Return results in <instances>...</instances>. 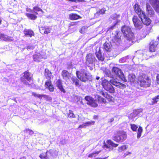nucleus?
<instances>
[{
    "label": "nucleus",
    "mask_w": 159,
    "mask_h": 159,
    "mask_svg": "<svg viewBox=\"0 0 159 159\" xmlns=\"http://www.w3.org/2000/svg\"><path fill=\"white\" fill-rule=\"evenodd\" d=\"M101 79L102 80V84L104 89L110 93H114L115 91L114 88L112 84L116 87L118 88L123 89L126 88L125 84L117 81L116 79H111L109 81L106 79Z\"/></svg>",
    "instance_id": "f257e3e1"
},
{
    "label": "nucleus",
    "mask_w": 159,
    "mask_h": 159,
    "mask_svg": "<svg viewBox=\"0 0 159 159\" xmlns=\"http://www.w3.org/2000/svg\"><path fill=\"white\" fill-rule=\"evenodd\" d=\"M76 74L78 79L81 81L85 82L92 80V75L84 69L82 68L79 71H76Z\"/></svg>",
    "instance_id": "f03ea898"
},
{
    "label": "nucleus",
    "mask_w": 159,
    "mask_h": 159,
    "mask_svg": "<svg viewBox=\"0 0 159 159\" xmlns=\"http://www.w3.org/2000/svg\"><path fill=\"white\" fill-rule=\"evenodd\" d=\"M121 31L124 37L127 40L133 42L134 38V34L132 31L131 28L129 26L126 25L123 26L121 28Z\"/></svg>",
    "instance_id": "7ed1b4c3"
},
{
    "label": "nucleus",
    "mask_w": 159,
    "mask_h": 159,
    "mask_svg": "<svg viewBox=\"0 0 159 159\" xmlns=\"http://www.w3.org/2000/svg\"><path fill=\"white\" fill-rule=\"evenodd\" d=\"M139 83L141 86L143 87H149L151 84V80L145 75H140L138 78Z\"/></svg>",
    "instance_id": "20e7f679"
},
{
    "label": "nucleus",
    "mask_w": 159,
    "mask_h": 159,
    "mask_svg": "<svg viewBox=\"0 0 159 159\" xmlns=\"http://www.w3.org/2000/svg\"><path fill=\"white\" fill-rule=\"evenodd\" d=\"M112 73L117 77H118L123 81L126 82L127 80L121 70L119 68L114 67L112 69Z\"/></svg>",
    "instance_id": "39448f33"
},
{
    "label": "nucleus",
    "mask_w": 159,
    "mask_h": 159,
    "mask_svg": "<svg viewBox=\"0 0 159 159\" xmlns=\"http://www.w3.org/2000/svg\"><path fill=\"white\" fill-rule=\"evenodd\" d=\"M127 138V135L123 131H118L117 134L113 137V139L117 142H123Z\"/></svg>",
    "instance_id": "423d86ee"
},
{
    "label": "nucleus",
    "mask_w": 159,
    "mask_h": 159,
    "mask_svg": "<svg viewBox=\"0 0 159 159\" xmlns=\"http://www.w3.org/2000/svg\"><path fill=\"white\" fill-rule=\"evenodd\" d=\"M85 59L86 64L89 67L94 66L95 61H97L94 55L90 53L87 55Z\"/></svg>",
    "instance_id": "0eeeda50"
},
{
    "label": "nucleus",
    "mask_w": 159,
    "mask_h": 159,
    "mask_svg": "<svg viewBox=\"0 0 159 159\" xmlns=\"http://www.w3.org/2000/svg\"><path fill=\"white\" fill-rule=\"evenodd\" d=\"M23 74V75L20 78L21 81L24 84L27 85L28 84L27 81H30L31 80V75L27 71L25 72Z\"/></svg>",
    "instance_id": "6e6552de"
},
{
    "label": "nucleus",
    "mask_w": 159,
    "mask_h": 159,
    "mask_svg": "<svg viewBox=\"0 0 159 159\" xmlns=\"http://www.w3.org/2000/svg\"><path fill=\"white\" fill-rule=\"evenodd\" d=\"M132 20L134 25L136 29L140 30L142 28L143 23L141 22L137 16H134L132 18Z\"/></svg>",
    "instance_id": "1a4fd4ad"
},
{
    "label": "nucleus",
    "mask_w": 159,
    "mask_h": 159,
    "mask_svg": "<svg viewBox=\"0 0 159 159\" xmlns=\"http://www.w3.org/2000/svg\"><path fill=\"white\" fill-rule=\"evenodd\" d=\"M85 100L87 102V104L93 107H96L98 104L96 103L95 100L90 96H86L84 98Z\"/></svg>",
    "instance_id": "9d476101"
},
{
    "label": "nucleus",
    "mask_w": 159,
    "mask_h": 159,
    "mask_svg": "<svg viewBox=\"0 0 159 159\" xmlns=\"http://www.w3.org/2000/svg\"><path fill=\"white\" fill-rule=\"evenodd\" d=\"M139 17L141 19L142 23L144 25L148 26L151 23V20L145 15V13L143 14H142L141 16H140Z\"/></svg>",
    "instance_id": "9b49d317"
},
{
    "label": "nucleus",
    "mask_w": 159,
    "mask_h": 159,
    "mask_svg": "<svg viewBox=\"0 0 159 159\" xmlns=\"http://www.w3.org/2000/svg\"><path fill=\"white\" fill-rule=\"evenodd\" d=\"M158 44V41L154 40H152L150 43L149 50L150 52H154L155 51L157 46Z\"/></svg>",
    "instance_id": "f8f14e48"
},
{
    "label": "nucleus",
    "mask_w": 159,
    "mask_h": 159,
    "mask_svg": "<svg viewBox=\"0 0 159 159\" xmlns=\"http://www.w3.org/2000/svg\"><path fill=\"white\" fill-rule=\"evenodd\" d=\"M149 2L155 10L159 13V0H149Z\"/></svg>",
    "instance_id": "ddd939ff"
},
{
    "label": "nucleus",
    "mask_w": 159,
    "mask_h": 159,
    "mask_svg": "<svg viewBox=\"0 0 159 159\" xmlns=\"http://www.w3.org/2000/svg\"><path fill=\"white\" fill-rule=\"evenodd\" d=\"M134 8L136 13L138 15L139 17L141 16L142 14L145 13L140 8V6L137 4H135L134 6Z\"/></svg>",
    "instance_id": "4468645a"
},
{
    "label": "nucleus",
    "mask_w": 159,
    "mask_h": 159,
    "mask_svg": "<svg viewBox=\"0 0 159 159\" xmlns=\"http://www.w3.org/2000/svg\"><path fill=\"white\" fill-rule=\"evenodd\" d=\"M62 81L61 80L59 79L56 82V85L57 88L62 93H65L66 91L62 84Z\"/></svg>",
    "instance_id": "2eb2a0df"
},
{
    "label": "nucleus",
    "mask_w": 159,
    "mask_h": 159,
    "mask_svg": "<svg viewBox=\"0 0 159 159\" xmlns=\"http://www.w3.org/2000/svg\"><path fill=\"white\" fill-rule=\"evenodd\" d=\"M108 144H106L104 143L103 145V148H106L105 149L107 148H110L111 146L114 147H116L118 146V144L115 143L113 141L111 140H108L107 141Z\"/></svg>",
    "instance_id": "dca6fc26"
},
{
    "label": "nucleus",
    "mask_w": 159,
    "mask_h": 159,
    "mask_svg": "<svg viewBox=\"0 0 159 159\" xmlns=\"http://www.w3.org/2000/svg\"><path fill=\"white\" fill-rule=\"evenodd\" d=\"M95 54L99 60L102 61L104 60V57L102 54V50L100 48H99L98 51L97 49L96 50Z\"/></svg>",
    "instance_id": "f3484780"
},
{
    "label": "nucleus",
    "mask_w": 159,
    "mask_h": 159,
    "mask_svg": "<svg viewBox=\"0 0 159 159\" xmlns=\"http://www.w3.org/2000/svg\"><path fill=\"white\" fill-rule=\"evenodd\" d=\"M141 112L140 109L134 110L133 112L129 115V118L131 119H133L137 116H139L140 113Z\"/></svg>",
    "instance_id": "a211bd4d"
},
{
    "label": "nucleus",
    "mask_w": 159,
    "mask_h": 159,
    "mask_svg": "<svg viewBox=\"0 0 159 159\" xmlns=\"http://www.w3.org/2000/svg\"><path fill=\"white\" fill-rule=\"evenodd\" d=\"M0 39L5 41L11 42L13 40L12 37L6 35L2 34L0 32Z\"/></svg>",
    "instance_id": "6ab92c4d"
},
{
    "label": "nucleus",
    "mask_w": 159,
    "mask_h": 159,
    "mask_svg": "<svg viewBox=\"0 0 159 159\" xmlns=\"http://www.w3.org/2000/svg\"><path fill=\"white\" fill-rule=\"evenodd\" d=\"M70 74L66 70H63L61 72V75L63 79L66 80L69 79L70 76Z\"/></svg>",
    "instance_id": "aec40b11"
},
{
    "label": "nucleus",
    "mask_w": 159,
    "mask_h": 159,
    "mask_svg": "<svg viewBox=\"0 0 159 159\" xmlns=\"http://www.w3.org/2000/svg\"><path fill=\"white\" fill-rule=\"evenodd\" d=\"M24 33L25 36L28 37H31L34 36V32L31 30L25 29L24 31Z\"/></svg>",
    "instance_id": "412c9836"
},
{
    "label": "nucleus",
    "mask_w": 159,
    "mask_h": 159,
    "mask_svg": "<svg viewBox=\"0 0 159 159\" xmlns=\"http://www.w3.org/2000/svg\"><path fill=\"white\" fill-rule=\"evenodd\" d=\"M120 38L119 37L118 34L115 35L112 39V43L115 44L117 46H119L120 43Z\"/></svg>",
    "instance_id": "4be33fe9"
},
{
    "label": "nucleus",
    "mask_w": 159,
    "mask_h": 159,
    "mask_svg": "<svg viewBox=\"0 0 159 159\" xmlns=\"http://www.w3.org/2000/svg\"><path fill=\"white\" fill-rule=\"evenodd\" d=\"M72 83L73 84H75L77 87H79L81 85L80 84V81L75 76H73L71 78Z\"/></svg>",
    "instance_id": "5701e85b"
},
{
    "label": "nucleus",
    "mask_w": 159,
    "mask_h": 159,
    "mask_svg": "<svg viewBox=\"0 0 159 159\" xmlns=\"http://www.w3.org/2000/svg\"><path fill=\"white\" fill-rule=\"evenodd\" d=\"M44 75L46 78L48 80H50L52 76L51 72L47 69H45V70Z\"/></svg>",
    "instance_id": "b1692460"
},
{
    "label": "nucleus",
    "mask_w": 159,
    "mask_h": 159,
    "mask_svg": "<svg viewBox=\"0 0 159 159\" xmlns=\"http://www.w3.org/2000/svg\"><path fill=\"white\" fill-rule=\"evenodd\" d=\"M45 85L47 88H48L50 92H53L54 91V88L52 85L50 80H48L45 83Z\"/></svg>",
    "instance_id": "393cba45"
},
{
    "label": "nucleus",
    "mask_w": 159,
    "mask_h": 159,
    "mask_svg": "<svg viewBox=\"0 0 159 159\" xmlns=\"http://www.w3.org/2000/svg\"><path fill=\"white\" fill-rule=\"evenodd\" d=\"M47 153L49 155V159L50 158L54 157L57 155V152L55 150H50L47 151Z\"/></svg>",
    "instance_id": "a878e982"
},
{
    "label": "nucleus",
    "mask_w": 159,
    "mask_h": 159,
    "mask_svg": "<svg viewBox=\"0 0 159 159\" xmlns=\"http://www.w3.org/2000/svg\"><path fill=\"white\" fill-rule=\"evenodd\" d=\"M43 57L39 53H37L33 56V58L34 61H39Z\"/></svg>",
    "instance_id": "bb28decb"
},
{
    "label": "nucleus",
    "mask_w": 159,
    "mask_h": 159,
    "mask_svg": "<svg viewBox=\"0 0 159 159\" xmlns=\"http://www.w3.org/2000/svg\"><path fill=\"white\" fill-rule=\"evenodd\" d=\"M146 10L149 15L152 16L154 14V11L148 3L146 4Z\"/></svg>",
    "instance_id": "cd10ccee"
},
{
    "label": "nucleus",
    "mask_w": 159,
    "mask_h": 159,
    "mask_svg": "<svg viewBox=\"0 0 159 159\" xmlns=\"http://www.w3.org/2000/svg\"><path fill=\"white\" fill-rule=\"evenodd\" d=\"M69 18L71 20H74L81 18V17L76 14H71L69 15Z\"/></svg>",
    "instance_id": "c85d7f7f"
},
{
    "label": "nucleus",
    "mask_w": 159,
    "mask_h": 159,
    "mask_svg": "<svg viewBox=\"0 0 159 159\" xmlns=\"http://www.w3.org/2000/svg\"><path fill=\"white\" fill-rule=\"evenodd\" d=\"M26 15L28 18L32 20H35L37 18V16L34 14L27 13Z\"/></svg>",
    "instance_id": "c756f323"
},
{
    "label": "nucleus",
    "mask_w": 159,
    "mask_h": 159,
    "mask_svg": "<svg viewBox=\"0 0 159 159\" xmlns=\"http://www.w3.org/2000/svg\"><path fill=\"white\" fill-rule=\"evenodd\" d=\"M104 47L105 50L107 52H110L111 49L110 43L105 42L104 44Z\"/></svg>",
    "instance_id": "7c9ffc66"
},
{
    "label": "nucleus",
    "mask_w": 159,
    "mask_h": 159,
    "mask_svg": "<svg viewBox=\"0 0 159 159\" xmlns=\"http://www.w3.org/2000/svg\"><path fill=\"white\" fill-rule=\"evenodd\" d=\"M41 159H49V155L47 153H43L40 154L39 156Z\"/></svg>",
    "instance_id": "2f4dec72"
},
{
    "label": "nucleus",
    "mask_w": 159,
    "mask_h": 159,
    "mask_svg": "<svg viewBox=\"0 0 159 159\" xmlns=\"http://www.w3.org/2000/svg\"><path fill=\"white\" fill-rule=\"evenodd\" d=\"M39 30L40 31L41 30H44V33L46 34L49 33L50 32V28H45V27H41L39 29Z\"/></svg>",
    "instance_id": "473e14b6"
},
{
    "label": "nucleus",
    "mask_w": 159,
    "mask_h": 159,
    "mask_svg": "<svg viewBox=\"0 0 159 159\" xmlns=\"http://www.w3.org/2000/svg\"><path fill=\"white\" fill-rule=\"evenodd\" d=\"M159 99V96L158 95L157 96L153 98H152L151 100V103H150L151 104L153 105L157 103L158 101V100Z\"/></svg>",
    "instance_id": "72a5a7b5"
},
{
    "label": "nucleus",
    "mask_w": 159,
    "mask_h": 159,
    "mask_svg": "<svg viewBox=\"0 0 159 159\" xmlns=\"http://www.w3.org/2000/svg\"><path fill=\"white\" fill-rule=\"evenodd\" d=\"M34 45L32 43H30L27 45L26 48H23L22 50L23 51L25 48H26L28 50H30L34 49Z\"/></svg>",
    "instance_id": "f704fd0d"
},
{
    "label": "nucleus",
    "mask_w": 159,
    "mask_h": 159,
    "mask_svg": "<svg viewBox=\"0 0 159 159\" xmlns=\"http://www.w3.org/2000/svg\"><path fill=\"white\" fill-rule=\"evenodd\" d=\"M34 96V97H37L40 99L42 98V97H43L44 98H46L47 97V95H46L44 94H36L35 93H33L32 94Z\"/></svg>",
    "instance_id": "c9c22d12"
},
{
    "label": "nucleus",
    "mask_w": 159,
    "mask_h": 159,
    "mask_svg": "<svg viewBox=\"0 0 159 159\" xmlns=\"http://www.w3.org/2000/svg\"><path fill=\"white\" fill-rule=\"evenodd\" d=\"M106 11V9L105 8L103 7L99 11L97 12L95 15L98 16L100 14H104L105 13V12Z\"/></svg>",
    "instance_id": "e433bc0d"
},
{
    "label": "nucleus",
    "mask_w": 159,
    "mask_h": 159,
    "mask_svg": "<svg viewBox=\"0 0 159 159\" xmlns=\"http://www.w3.org/2000/svg\"><path fill=\"white\" fill-rule=\"evenodd\" d=\"M143 131L142 128L139 126L138 129L137 138L138 139H139L141 136V133Z\"/></svg>",
    "instance_id": "4c0bfd02"
},
{
    "label": "nucleus",
    "mask_w": 159,
    "mask_h": 159,
    "mask_svg": "<svg viewBox=\"0 0 159 159\" xmlns=\"http://www.w3.org/2000/svg\"><path fill=\"white\" fill-rule=\"evenodd\" d=\"M100 93L104 97L106 98L109 99L110 98L111 96L109 94L105 92H104L103 91H101L100 92Z\"/></svg>",
    "instance_id": "58836bf2"
},
{
    "label": "nucleus",
    "mask_w": 159,
    "mask_h": 159,
    "mask_svg": "<svg viewBox=\"0 0 159 159\" xmlns=\"http://www.w3.org/2000/svg\"><path fill=\"white\" fill-rule=\"evenodd\" d=\"M135 76L134 74H130L129 75V80L131 82H133L134 80Z\"/></svg>",
    "instance_id": "ea45409f"
},
{
    "label": "nucleus",
    "mask_w": 159,
    "mask_h": 159,
    "mask_svg": "<svg viewBox=\"0 0 159 159\" xmlns=\"http://www.w3.org/2000/svg\"><path fill=\"white\" fill-rule=\"evenodd\" d=\"M24 131L25 132L28 134H29L30 136L32 135L34 133V132L32 130L29 129H26Z\"/></svg>",
    "instance_id": "a19ab883"
},
{
    "label": "nucleus",
    "mask_w": 159,
    "mask_h": 159,
    "mask_svg": "<svg viewBox=\"0 0 159 159\" xmlns=\"http://www.w3.org/2000/svg\"><path fill=\"white\" fill-rule=\"evenodd\" d=\"M130 125L131 129L134 132H136L138 127L135 124H131Z\"/></svg>",
    "instance_id": "79ce46f5"
},
{
    "label": "nucleus",
    "mask_w": 159,
    "mask_h": 159,
    "mask_svg": "<svg viewBox=\"0 0 159 159\" xmlns=\"http://www.w3.org/2000/svg\"><path fill=\"white\" fill-rule=\"evenodd\" d=\"M120 16V15L119 14H117L116 13L113 14L111 16V18L113 19L116 20L119 18Z\"/></svg>",
    "instance_id": "37998d69"
},
{
    "label": "nucleus",
    "mask_w": 159,
    "mask_h": 159,
    "mask_svg": "<svg viewBox=\"0 0 159 159\" xmlns=\"http://www.w3.org/2000/svg\"><path fill=\"white\" fill-rule=\"evenodd\" d=\"M33 10L34 11H41L42 13L43 12V11L38 6H35L33 7Z\"/></svg>",
    "instance_id": "c03bdc74"
},
{
    "label": "nucleus",
    "mask_w": 159,
    "mask_h": 159,
    "mask_svg": "<svg viewBox=\"0 0 159 159\" xmlns=\"http://www.w3.org/2000/svg\"><path fill=\"white\" fill-rule=\"evenodd\" d=\"M87 27L86 26H83L80 30V32L81 34H84L86 31Z\"/></svg>",
    "instance_id": "a18cd8bd"
},
{
    "label": "nucleus",
    "mask_w": 159,
    "mask_h": 159,
    "mask_svg": "<svg viewBox=\"0 0 159 159\" xmlns=\"http://www.w3.org/2000/svg\"><path fill=\"white\" fill-rule=\"evenodd\" d=\"M91 124V123L90 122H86L84 124L80 125L79 126V128H85L87 125H90Z\"/></svg>",
    "instance_id": "49530a36"
},
{
    "label": "nucleus",
    "mask_w": 159,
    "mask_h": 159,
    "mask_svg": "<svg viewBox=\"0 0 159 159\" xmlns=\"http://www.w3.org/2000/svg\"><path fill=\"white\" fill-rule=\"evenodd\" d=\"M66 139H61L59 142V144L61 145H64L66 143Z\"/></svg>",
    "instance_id": "de8ad7c7"
},
{
    "label": "nucleus",
    "mask_w": 159,
    "mask_h": 159,
    "mask_svg": "<svg viewBox=\"0 0 159 159\" xmlns=\"http://www.w3.org/2000/svg\"><path fill=\"white\" fill-rule=\"evenodd\" d=\"M68 117L75 118V115L73 113V112L71 110H69V114L68 115Z\"/></svg>",
    "instance_id": "09e8293b"
},
{
    "label": "nucleus",
    "mask_w": 159,
    "mask_h": 159,
    "mask_svg": "<svg viewBox=\"0 0 159 159\" xmlns=\"http://www.w3.org/2000/svg\"><path fill=\"white\" fill-rule=\"evenodd\" d=\"M67 65V69H70L72 68L73 65L71 62H68Z\"/></svg>",
    "instance_id": "8fccbe9b"
},
{
    "label": "nucleus",
    "mask_w": 159,
    "mask_h": 159,
    "mask_svg": "<svg viewBox=\"0 0 159 159\" xmlns=\"http://www.w3.org/2000/svg\"><path fill=\"white\" fill-rule=\"evenodd\" d=\"M126 148V147L125 145H123L119 148V152H121L122 151L125 150Z\"/></svg>",
    "instance_id": "3c124183"
},
{
    "label": "nucleus",
    "mask_w": 159,
    "mask_h": 159,
    "mask_svg": "<svg viewBox=\"0 0 159 159\" xmlns=\"http://www.w3.org/2000/svg\"><path fill=\"white\" fill-rule=\"evenodd\" d=\"M107 75L108 77L111 78L112 79H114L113 75L112 74V73L110 72V71H109L107 73Z\"/></svg>",
    "instance_id": "603ef678"
},
{
    "label": "nucleus",
    "mask_w": 159,
    "mask_h": 159,
    "mask_svg": "<svg viewBox=\"0 0 159 159\" xmlns=\"http://www.w3.org/2000/svg\"><path fill=\"white\" fill-rule=\"evenodd\" d=\"M98 100L99 101H101V103H105V102H106V100L105 99L101 97H98Z\"/></svg>",
    "instance_id": "864d4df0"
},
{
    "label": "nucleus",
    "mask_w": 159,
    "mask_h": 159,
    "mask_svg": "<svg viewBox=\"0 0 159 159\" xmlns=\"http://www.w3.org/2000/svg\"><path fill=\"white\" fill-rule=\"evenodd\" d=\"M99 153V152H95L94 153H93L92 154H89V157H93V156L95 154H98Z\"/></svg>",
    "instance_id": "5fc2aeb1"
},
{
    "label": "nucleus",
    "mask_w": 159,
    "mask_h": 159,
    "mask_svg": "<svg viewBox=\"0 0 159 159\" xmlns=\"http://www.w3.org/2000/svg\"><path fill=\"white\" fill-rule=\"evenodd\" d=\"M33 11L34 10H33V9L32 10L29 8H27L26 9V11L29 12L31 13H33V12H34Z\"/></svg>",
    "instance_id": "6e6d98bb"
},
{
    "label": "nucleus",
    "mask_w": 159,
    "mask_h": 159,
    "mask_svg": "<svg viewBox=\"0 0 159 159\" xmlns=\"http://www.w3.org/2000/svg\"><path fill=\"white\" fill-rule=\"evenodd\" d=\"M79 22H75L71 23L70 24L71 26H73L74 25H76Z\"/></svg>",
    "instance_id": "4d7b16f0"
},
{
    "label": "nucleus",
    "mask_w": 159,
    "mask_h": 159,
    "mask_svg": "<svg viewBox=\"0 0 159 159\" xmlns=\"http://www.w3.org/2000/svg\"><path fill=\"white\" fill-rule=\"evenodd\" d=\"M156 78L157 83L159 84V74L157 75L156 77Z\"/></svg>",
    "instance_id": "13d9d810"
},
{
    "label": "nucleus",
    "mask_w": 159,
    "mask_h": 159,
    "mask_svg": "<svg viewBox=\"0 0 159 159\" xmlns=\"http://www.w3.org/2000/svg\"><path fill=\"white\" fill-rule=\"evenodd\" d=\"M78 98H79L78 100L79 101H80V100H81V101H80L81 103L82 104H83V102L82 101V97H79Z\"/></svg>",
    "instance_id": "bf43d9fd"
},
{
    "label": "nucleus",
    "mask_w": 159,
    "mask_h": 159,
    "mask_svg": "<svg viewBox=\"0 0 159 159\" xmlns=\"http://www.w3.org/2000/svg\"><path fill=\"white\" fill-rule=\"evenodd\" d=\"M116 23L115 24H114V25H113L112 26H111L110 27L109 29H113V28L114 27H115V25H116Z\"/></svg>",
    "instance_id": "052dcab7"
},
{
    "label": "nucleus",
    "mask_w": 159,
    "mask_h": 159,
    "mask_svg": "<svg viewBox=\"0 0 159 159\" xmlns=\"http://www.w3.org/2000/svg\"><path fill=\"white\" fill-rule=\"evenodd\" d=\"M114 118H112L110 119L109 122H111L114 121Z\"/></svg>",
    "instance_id": "680f3d73"
},
{
    "label": "nucleus",
    "mask_w": 159,
    "mask_h": 159,
    "mask_svg": "<svg viewBox=\"0 0 159 159\" xmlns=\"http://www.w3.org/2000/svg\"><path fill=\"white\" fill-rule=\"evenodd\" d=\"M34 11V12H33V13H34V14H35V15H37L38 14V13L37 12V11Z\"/></svg>",
    "instance_id": "e2e57ef3"
},
{
    "label": "nucleus",
    "mask_w": 159,
    "mask_h": 159,
    "mask_svg": "<svg viewBox=\"0 0 159 159\" xmlns=\"http://www.w3.org/2000/svg\"><path fill=\"white\" fill-rule=\"evenodd\" d=\"M96 78L97 80H98L100 79V77L99 76H96Z\"/></svg>",
    "instance_id": "0e129e2a"
},
{
    "label": "nucleus",
    "mask_w": 159,
    "mask_h": 159,
    "mask_svg": "<svg viewBox=\"0 0 159 159\" xmlns=\"http://www.w3.org/2000/svg\"><path fill=\"white\" fill-rule=\"evenodd\" d=\"M20 159H26V158L25 157H23L20 158Z\"/></svg>",
    "instance_id": "69168bd1"
},
{
    "label": "nucleus",
    "mask_w": 159,
    "mask_h": 159,
    "mask_svg": "<svg viewBox=\"0 0 159 159\" xmlns=\"http://www.w3.org/2000/svg\"><path fill=\"white\" fill-rule=\"evenodd\" d=\"M77 1L79 2H82L83 1V0H75V1Z\"/></svg>",
    "instance_id": "338daca9"
},
{
    "label": "nucleus",
    "mask_w": 159,
    "mask_h": 159,
    "mask_svg": "<svg viewBox=\"0 0 159 159\" xmlns=\"http://www.w3.org/2000/svg\"><path fill=\"white\" fill-rule=\"evenodd\" d=\"M123 60V59H120V61H121V62H123V61H122V60Z\"/></svg>",
    "instance_id": "774afa93"
}]
</instances>
